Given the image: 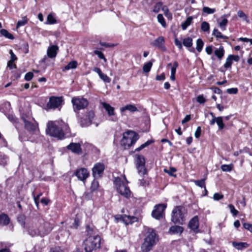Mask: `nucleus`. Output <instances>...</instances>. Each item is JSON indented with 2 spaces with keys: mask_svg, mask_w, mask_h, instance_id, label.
<instances>
[{
  "mask_svg": "<svg viewBox=\"0 0 252 252\" xmlns=\"http://www.w3.org/2000/svg\"><path fill=\"white\" fill-rule=\"evenodd\" d=\"M46 133L50 136L63 139L64 137V131L68 132L69 127L67 124L62 120L50 121L47 124Z\"/></svg>",
  "mask_w": 252,
  "mask_h": 252,
  "instance_id": "obj_1",
  "label": "nucleus"
},
{
  "mask_svg": "<svg viewBox=\"0 0 252 252\" xmlns=\"http://www.w3.org/2000/svg\"><path fill=\"white\" fill-rule=\"evenodd\" d=\"M44 223V220L41 218L34 219L32 220L28 228V233L32 237L40 236L44 237L48 234V232L50 230L49 224H47L45 230H39L38 227H41L40 225Z\"/></svg>",
  "mask_w": 252,
  "mask_h": 252,
  "instance_id": "obj_2",
  "label": "nucleus"
},
{
  "mask_svg": "<svg viewBox=\"0 0 252 252\" xmlns=\"http://www.w3.org/2000/svg\"><path fill=\"white\" fill-rule=\"evenodd\" d=\"M158 239L155 231L151 228H148L144 242L141 245V249L143 252H150L153 246L156 245Z\"/></svg>",
  "mask_w": 252,
  "mask_h": 252,
  "instance_id": "obj_3",
  "label": "nucleus"
},
{
  "mask_svg": "<svg viewBox=\"0 0 252 252\" xmlns=\"http://www.w3.org/2000/svg\"><path fill=\"white\" fill-rule=\"evenodd\" d=\"M139 139V135L136 132L128 130L123 134V138L121 141V146L125 149H129Z\"/></svg>",
  "mask_w": 252,
  "mask_h": 252,
  "instance_id": "obj_4",
  "label": "nucleus"
},
{
  "mask_svg": "<svg viewBox=\"0 0 252 252\" xmlns=\"http://www.w3.org/2000/svg\"><path fill=\"white\" fill-rule=\"evenodd\" d=\"M101 239L98 235L91 236L86 239L84 242V249L86 252H92L93 251L99 248Z\"/></svg>",
  "mask_w": 252,
  "mask_h": 252,
  "instance_id": "obj_5",
  "label": "nucleus"
},
{
  "mask_svg": "<svg viewBox=\"0 0 252 252\" xmlns=\"http://www.w3.org/2000/svg\"><path fill=\"white\" fill-rule=\"evenodd\" d=\"M186 210L185 207L182 206H176L172 212V221L175 223L182 224L185 220V215Z\"/></svg>",
  "mask_w": 252,
  "mask_h": 252,
  "instance_id": "obj_6",
  "label": "nucleus"
},
{
  "mask_svg": "<svg viewBox=\"0 0 252 252\" xmlns=\"http://www.w3.org/2000/svg\"><path fill=\"white\" fill-rule=\"evenodd\" d=\"M71 102L73 110L76 113H78L79 110L86 108L89 104L87 99L82 97H72Z\"/></svg>",
  "mask_w": 252,
  "mask_h": 252,
  "instance_id": "obj_7",
  "label": "nucleus"
},
{
  "mask_svg": "<svg viewBox=\"0 0 252 252\" xmlns=\"http://www.w3.org/2000/svg\"><path fill=\"white\" fill-rule=\"evenodd\" d=\"M115 184L117 191L120 194L125 197L129 198L131 195V191L126 184L121 181V179L117 178L115 180Z\"/></svg>",
  "mask_w": 252,
  "mask_h": 252,
  "instance_id": "obj_8",
  "label": "nucleus"
},
{
  "mask_svg": "<svg viewBox=\"0 0 252 252\" xmlns=\"http://www.w3.org/2000/svg\"><path fill=\"white\" fill-rule=\"evenodd\" d=\"M21 118L25 123V127L26 129L30 131H34L36 130L37 124L32 123V120H33V119L29 114L28 115L23 114Z\"/></svg>",
  "mask_w": 252,
  "mask_h": 252,
  "instance_id": "obj_9",
  "label": "nucleus"
},
{
  "mask_svg": "<svg viewBox=\"0 0 252 252\" xmlns=\"http://www.w3.org/2000/svg\"><path fill=\"white\" fill-rule=\"evenodd\" d=\"M166 208V205L164 204H159L156 205L152 211V217L157 220H160L162 218L164 215V210Z\"/></svg>",
  "mask_w": 252,
  "mask_h": 252,
  "instance_id": "obj_10",
  "label": "nucleus"
},
{
  "mask_svg": "<svg viewBox=\"0 0 252 252\" xmlns=\"http://www.w3.org/2000/svg\"><path fill=\"white\" fill-rule=\"evenodd\" d=\"M63 101L62 97L51 96L47 104V107L49 109H55L61 107Z\"/></svg>",
  "mask_w": 252,
  "mask_h": 252,
  "instance_id": "obj_11",
  "label": "nucleus"
},
{
  "mask_svg": "<svg viewBox=\"0 0 252 252\" xmlns=\"http://www.w3.org/2000/svg\"><path fill=\"white\" fill-rule=\"evenodd\" d=\"M105 169V166L103 163L98 162L94 164L92 169V174L95 178L101 177Z\"/></svg>",
  "mask_w": 252,
  "mask_h": 252,
  "instance_id": "obj_12",
  "label": "nucleus"
},
{
  "mask_svg": "<svg viewBox=\"0 0 252 252\" xmlns=\"http://www.w3.org/2000/svg\"><path fill=\"white\" fill-rule=\"evenodd\" d=\"M75 175L79 180L84 181L88 177L89 172L87 169L81 168L76 171Z\"/></svg>",
  "mask_w": 252,
  "mask_h": 252,
  "instance_id": "obj_13",
  "label": "nucleus"
},
{
  "mask_svg": "<svg viewBox=\"0 0 252 252\" xmlns=\"http://www.w3.org/2000/svg\"><path fill=\"white\" fill-rule=\"evenodd\" d=\"M94 114L93 111H89L87 113V118L80 119V125L82 127L89 126L92 124V121L94 117Z\"/></svg>",
  "mask_w": 252,
  "mask_h": 252,
  "instance_id": "obj_14",
  "label": "nucleus"
},
{
  "mask_svg": "<svg viewBox=\"0 0 252 252\" xmlns=\"http://www.w3.org/2000/svg\"><path fill=\"white\" fill-rule=\"evenodd\" d=\"M164 37L163 36H159L153 41L151 44L155 47L160 49L162 51H165L166 48L164 45Z\"/></svg>",
  "mask_w": 252,
  "mask_h": 252,
  "instance_id": "obj_15",
  "label": "nucleus"
},
{
  "mask_svg": "<svg viewBox=\"0 0 252 252\" xmlns=\"http://www.w3.org/2000/svg\"><path fill=\"white\" fill-rule=\"evenodd\" d=\"M66 149L76 154L80 155L82 153L81 144L79 143H71L66 146Z\"/></svg>",
  "mask_w": 252,
  "mask_h": 252,
  "instance_id": "obj_16",
  "label": "nucleus"
},
{
  "mask_svg": "<svg viewBox=\"0 0 252 252\" xmlns=\"http://www.w3.org/2000/svg\"><path fill=\"white\" fill-rule=\"evenodd\" d=\"M59 50V47L57 45L50 46L47 51V56L50 58H54L56 57L57 54V51Z\"/></svg>",
  "mask_w": 252,
  "mask_h": 252,
  "instance_id": "obj_17",
  "label": "nucleus"
},
{
  "mask_svg": "<svg viewBox=\"0 0 252 252\" xmlns=\"http://www.w3.org/2000/svg\"><path fill=\"white\" fill-rule=\"evenodd\" d=\"M128 111L131 113H134L138 111L137 108L134 104H127L120 108V112L122 115L126 111Z\"/></svg>",
  "mask_w": 252,
  "mask_h": 252,
  "instance_id": "obj_18",
  "label": "nucleus"
},
{
  "mask_svg": "<svg viewBox=\"0 0 252 252\" xmlns=\"http://www.w3.org/2000/svg\"><path fill=\"white\" fill-rule=\"evenodd\" d=\"M122 220L123 221L126 225L132 224L134 222L138 221L137 218L134 216L124 215L122 216Z\"/></svg>",
  "mask_w": 252,
  "mask_h": 252,
  "instance_id": "obj_19",
  "label": "nucleus"
},
{
  "mask_svg": "<svg viewBox=\"0 0 252 252\" xmlns=\"http://www.w3.org/2000/svg\"><path fill=\"white\" fill-rule=\"evenodd\" d=\"M189 227L192 230H196L198 228L199 222L197 216L194 217L189 222Z\"/></svg>",
  "mask_w": 252,
  "mask_h": 252,
  "instance_id": "obj_20",
  "label": "nucleus"
},
{
  "mask_svg": "<svg viewBox=\"0 0 252 252\" xmlns=\"http://www.w3.org/2000/svg\"><path fill=\"white\" fill-rule=\"evenodd\" d=\"M102 105L103 108L107 112V113L109 116L114 115L115 113L114 107H112L110 104L106 102H102Z\"/></svg>",
  "mask_w": 252,
  "mask_h": 252,
  "instance_id": "obj_21",
  "label": "nucleus"
},
{
  "mask_svg": "<svg viewBox=\"0 0 252 252\" xmlns=\"http://www.w3.org/2000/svg\"><path fill=\"white\" fill-rule=\"evenodd\" d=\"M9 222L10 219L6 214L0 215V225H6L9 224Z\"/></svg>",
  "mask_w": 252,
  "mask_h": 252,
  "instance_id": "obj_22",
  "label": "nucleus"
},
{
  "mask_svg": "<svg viewBox=\"0 0 252 252\" xmlns=\"http://www.w3.org/2000/svg\"><path fill=\"white\" fill-rule=\"evenodd\" d=\"M232 246L238 250H241L248 247V245L246 243L233 242Z\"/></svg>",
  "mask_w": 252,
  "mask_h": 252,
  "instance_id": "obj_23",
  "label": "nucleus"
},
{
  "mask_svg": "<svg viewBox=\"0 0 252 252\" xmlns=\"http://www.w3.org/2000/svg\"><path fill=\"white\" fill-rule=\"evenodd\" d=\"M215 55L219 59L221 60L224 55V50L222 46H220L219 48L216 49L214 51Z\"/></svg>",
  "mask_w": 252,
  "mask_h": 252,
  "instance_id": "obj_24",
  "label": "nucleus"
},
{
  "mask_svg": "<svg viewBox=\"0 0 252 252\" xmlns=\"http://www.w3.org/2000/svg\"><path fill=\"white\" fill-rule=\"evenodd\" d=\"M135 162L136 165H145V160L144 157L140 155H135Z\"/></svg>",
  "mask_w": 252,
  "mask_h": 252,
  "instance_id": "obj_25",
  "label": "nucleus"
},
{
  "mask_svg": "<svg viewBox=\"0 0 252 252\" xmlns=\"http://www.w3.org/2000/svg\"><path fill=\"white\" fill-rule=\"evenodd\" d=\"M77 62L76 61H72L69 62L63 69V71L68 70L70 69H75L77 66Z\"/></svg>",
  "mask_w": 252,
  "mask_h": 252,
  "instance_id": "obj_26",
  "label": "nucleus"
},
{
  "mask_svg": "<svg viewBox=\"0 0 252 252\" xmlns=\"http://www.w3.org/2000/svg\"><path fill=\"white\" fill-rule=\"evenodd\" d=\"M183 228L180 226H173L170 228V231L173 234H181L183 231Z\"/></svg>",
  "mask_w": 252,
  "mask_h": 252,
  "instance_id": "obj_27",
  "label": "nucleus"
},
{
  "mask_svg": "<svg viewBox=\"0 0 252 252\" xmlns=\"http://www.w3.org/2000/svg\"><path fill=\"white\" fill-rule=\"evenodd\" d=\"M192 16L188 17L185 21H184L181 25L182 28L183 30L187 29L188 26H189L192 22Z\"/></svg>",
  "mask_w": 252,
  "mask_h": 252,
  "instance_id": "obj_28",
  "label": "nucleus"
},
{
  "mask_svg": "<svg viewBox=\"0 0 252 252\" xmlns=\"http://www.w3.org/2000/svg\"><path fill=\"white\" fill-rule=\"evenodd\" d=\"M57 23V20L55 17L52 13H50L48 15L47 17V20L45 23V24L53 25Z\"/></svg>",
  "mask_w": 252,
  "mask_h": 252,
  "instance_id": "obj_29",
  "label": "nucleus"
},
{
  "mask_svg": "<svg viewBox=\"0 0 252 252\" xmlns=\"http://www.w3.org/2000/svg\"><path fill=\"white\" fill-rule=\"evenodd\" d=\"M47 224H49V228H50V230L48 232V234H49L52 231L54 226L53 225L51 224L50 222L45 221L44 220V223H43L42 224H40V225L41 227H38L39 230H45L46 229H47Z\"/></svg>",
  "mask_w": 252,
  "mask_h": 252,
  "instance_id": "obj_30",
  "label": "nucleus"
},
{
  "mask_svg": "<svg viewBox=\"0 0 252 252\" xmlns=\"http://www.w3.org/2000/svg\"><path fill=\"white\" fill-rule=\"evenodd\" d=\"M183 44L187 48H190L192 45V39L191 37L185 38L183 40Z\"/></svg>",
  "mask_w": 252,
  "mask_h": 252,
  "instance_id": "obj_31",
  "label": "nucleus"
},
{
  "mask_svg": "<svg viewBox=\"0 0 252 252\" xmlns=\"http://www.w3.org/2000/svg\"><path fill=\"white\" fill-rule=\"evenodd\" d=\"M0 34L4 36L5 37L10 39H14V36L10 33H9L5 29H1L0 31Z\"/></svg>",
  "mask_w": 252,
  "mask_h": 252,
  "instance_id": "obj_32",
  "label": "nucleus"
},
{
  "mask_svg": "<svg viewBox=\"0 0 252 252\" xmlns=\"http://www.w3.org/2000/svg\"><path fill=\"white\" fill-rule=\"evenodd\" d=\"M138 174L142 176L147 174V170L145 165H136Z\"/></svg>",
  "mask_w": 252,
  "mask_h": 252,
  "instance_id": "obj_33",
  "label": "nucleus"
},
{
  "mask_svg": "<svg viewBox=\"0 0 252 252\" xmlns=\"http://www.w3.org/2000/svg\"><path fill=\"white\" fill-rule=\"evenodd\" d=\"M201 29L204 32H209L210 31V25L206 22H202L201 24Z\"/></svg>",
  "mask_w": 252,
  "mask_h": 252,
  "instance_id": "obj_34",
  "label": "nucleus"
},
{
  "mask_svg": "<svg viewBox=\"0 0 252 252\" xmlns=\"http://www.w3.org/2000/svg\"><path fill=\"white\" fill-rule=\"evenodd\" d=\"M153 142H154L153 140H148L145 143H144V144H143L141 145H140V146H139V147H138L136 149H135L134 152H139L140 150H141L143 149H144V148H145L147 146H149V145L151 144Z\"/></svg>",
  "mask_w": 252,
  "mask_h": 252,
  "instance_id": "obj_35",
  "label": "nucleus"
},
{
  "mask_svg": "<svg viewBox=\"0 0 252 252\" xmlns=\"http://www.w3.org/2000/svg\"><path fill=\"white\" fill-rule=\"evenodd\" d=\"M222 20L219 23V26L222 31H225L226 30V26L228 23V20L222 17Z\"/></svg>",
  "mask_w": 252,
  "mask_h": 252,
  "instance_id": "obj_36",
  "label": "nucleus"
},
{
  "mask_svg": "<svg viewBox=\"0 0 252 252\" xmlns=\"http://www.w3.org/2000/svg\"><path fill=\"white\" fill-rule=\"evenodd\" d=\"M153 63L151 62H149L145 64L143 66V71L144 72H149L152 66Z\"/></svg>",
  "mask_w": 252,
  "mask_h": 252,
  "instance_id": "obj_37",
  "label": "nucleus"
},
{
  "mask_svg": "<svg viewBox=\"0 0 252 252\" xmlns=\"http://www.w3.org/2000/svg\"><path fill=\"white\" fill-rule=\"evenodd\" d=\"M204 45V43L202 40L200 38H199L196 41V50L198 52H200L202 49V48Z\"/></svg>",
  "mask_w": 252,
  "mask_h": 252,
  "instance_id": "obj_38",
  "label": "nucleus"
},
{
  "mask_svg": "<svg viewBox=\"0 0 252 252\" xmlns=\"http://www.w3.org/2000/svg\"><path fill=\"white\" fill-rule=\"evenodd\" d=\"M216 123L219 126V129L221 130L224 128V125L223 123L222 117H217Z\"/></svg>",
  "mask_w": 252,
  "mask_h": 252,
  "instance_id": "obj_39",
  "label": "nucleus"
},
{
  "mask_svg": "<svg viewBox=\"0 0 252 252\" xmlns=\"http://www.w3.org/2000/svg\"><path fill=\"white\" fill-rule=\"evenodd\" d=\"M202 11L203 13H206L207 14H211L214 13L216 11V9L204 6L202 8Z\"/></svg>",
  "mask_w": 252,
  "mask_h": 252,
  "instance_id": "obj_40",
  "label": "nucleus"
},
{
  "mask_svg": "<svg viewBox=\"0 0 252 252\" xmlns=\"http://www.w3.org/2000/svg\"><path fill=\"white\" fill-rule=\"evenodd\" d=\"M157 19L158 22L162 25V27H165L166 26V22L163 15L161 14H159L157 16Z\"/></svg>",
  "mask_w": 252,
  "mask_h": 252,
  "instance_id": "obj_41",
  "label": "nucleus"
},
{
  "mask_svg": "<svg viewBox=\"0 0 252 252\" xmlns=\"http://www.w3.org/2000/svg\"><path fill=\"white\" fill-rule=\"evenodd\" d=\"M233 165L232 164H223L221 166V169L223 171L230 172L232 170Z\"/></svg>",
  "mask_w": 252,
  "mask_h": 252,
  "instance_id": "obj_42",
  "label": "nucleus"
},
{
  "mask_svg": "<svg viewBox=\"0 0 252 252\" xmlns=\"http://www.w3.org/2000/svg\"><path fill=\"white\" fill-rule=\"evenodd\" d=\"M205 179H202L200 180H196L194 181V183L195 185L198 186L201 188H205Z\"/></svg>",
  "mask_w": 252,
  "mask_h": 252,
  "instance_id": "obj_43",
  "label": "nucleus"
},
{
  "mask_svg": "<svg viewBox=\"0 0 252 252\" xmlns=\"http://www.w3.org/2000/svg\"><path fill=\"white\" fill-rule=\"evenodd\" d=\"M162 2H157L154 6L153 11L155 13H158L162 6Z\"/></svg>",
  "mask_w": 252,
  "mask_h": 252,
  "instance_id": "obj_44",
  "label": "nucleus"
},
{
  "mask_svg": "<svg viewBox=\"0 0 252 252\" xmlns=\"http://www.w3.org/2000/svg\"><path fill=\"white\" fill-rule=\"evenodd\" d=\"M98 187H99V183H98V181L94 180L92 182V184H91V191H94L96 190L98 188Z\"/></svg>",
  "mask_w": 252,
  "mask_h": 252,
  "instance_id": "obj_45",
  "label": "nucleus"
},
{
  "mask_svg": "<svg viewBox=\"0 0 252 252\" xmlns=\"http://www.w3.org/2000/svg\"><path fill=\"white\" fill-rule=\"evenodd\" d=\"M27 22H28V21H27V18L24 17L22 19V20L18 21L17 25H16V28H18L20 27L24 26L25 25H26L27 23Z\"/></svg>",
  "mask_w": 252,
  "mask_h": 252,
  "instance_id": "obj_46",
  "label": "nucleus"
},
{
  "mask_svg": "<svg viewBox=\"0 0 252 252\" xmlns=\"http://www.w3.org/2000/svg\"><path fill=\"white\" fill-rule=\"evenodd\" d=\"M94 53L96 55L99 59H102L104 62H107V60L104 57L103 54L101 51L98 50H94Z\"/></svg>",
  "mask_w": 252,
  "mask_h": 252,
  "instance_id": "obj_47",
  "label": "nucleus"
},
{
  "mask_svg": "<svg viewBox=\"0 0 252 252\" xmlns=\"http://www.w3.org/2000/svg\"><path fill=\"white\" fill-rule=\"evenodd\" d=\"M232 64V61L231 58L228 56L226 58L225 63L224 64V67L226 68H230Z\"/></svg>",
  "mask_w": 252,
  "mask_h": 252,
  "instance_id": "obj_48",
  "label": "nucleus"
},
{
  "mask_svg": "<svg viewBox=\"0 0 252 252\" xmlns=\"http://www.w3.org/2000/svg\"><path fill=\"white\" fill-rule=\"evenodd\" d=\"M8 119L13 124H16L18 122V119L13 115L9 114L7 116Z\"/></svg>",
  "mask_w": 252,
  "mask_h": 252,
  "instance_id": "obj_49",
  "label": "nucleus"
},
{
  "mask_svg": "<svg viewBox=\"0 0 252 252\" xmlns=\"http://www.w3.org/2000/svg\"><path fill=\"white\" fill-rule=\"evenodd\" d=\"M176 171V170L174 167H170L169 170L166 169H164V172H165V173L168 174L169 175L172 176H175V175H174L173 173Z\"/></svg>",
  "mask_w": 252,
  "mask_h": 252,
  "instance_id": "obj_50",
  "label": "nucleus"
},
{
  "mask_svg": "<svg viewBox=\"0 0 252 252\" xmlns=\"http://www.w3.org/2000/svg\"><path fill=\"white\" fill-rule=\"evenodd\" d=\"M196 101L200 104H204L206 100L202 94H200L197 96Z\"/></svg>",
  "mask_w": 252,
  "mask_h": 252,
  "instance_id": "obj_51",
  "label": "nucleus"
},
{
  "mask_svg": "<svg viewBox=\"0 0 252 252\" xmlns=\"http://www.w3.org/2000/svg\"><path fill=\"white\" fill-rule=\"evenodd\" d=\"M99 77L102 79L103 81L106 83H110L111 82V79L106 74L102 73Z\"/></svg>",
  "mask_w": 252,
  "mask_h": 252,
  "instance_id": "obj_52",
  "label": "nucleus"
},
{
  "mask_svg": "<svg viewBox=\"0 0 252 252\" xmlns=\"http://www.w3.org/2000/svg\"><path fill=\"white\" fill-rule=\"evenodd\" d=\"M212 35L215 36L217 38H220L222 34L218 30L214 29L212 32Z\"/></svg>",
  "mask_w": 252,
  "mask_h": 252,
  "instance_id": "obj_53",
  "label": "nucleus"
},
{
  "mask_svg": "<svg viewBox=\"0 0 252 252\" xmlns=\"http://www.w3.org/2000/svg\"><path fill=\"white\" fill-rule=\"evenodd\" d=\"M228 207L230 210L231 213L234 216H236L238 214V211L235 209L234 206L232 204H229L228 205Z\"/></svg>",
  "mask_w": 252,
  "mask_h": 252,
  "instance_id": "obj_54",
  "label": "nucleus"
},
{
  "mask_svg": "<svg viewBox=\"0 0 252 252\" xmlns=\"http://www.w3.org/2000/svg\"><path fill=\"white\" fill-rule=\"evenodd\" d=\"M140 185L141 186L145 187L148 185V181L145 179V177L139 180Z\"/></svg>",
  "mask_w": 252,
  "mask_h": 252,
  "instance_id": "obj_55",
  "label": "nucleus"
},
{
  "mask_svg": "<svg viewBox=\"0 0 252 252\" xmlns=\"http://www.w3.org/2000/svg\"><path fill=\"white\" fill-rule=\"evenodd\" d=\"M33 77V74L32 72H29L27 73L25 75V79L26 81H30Z\"/></svg>",
  "mask_w": 252,
  "mask_h": 252,
  "instance_id": "obj_56",
  "label": "nucleus"
},
{
  "mask_svg": "<svg viewBox=\"0 0 252 252\" xmlns=\"http://www.w3.org/2000/svg\"><path fill=\"white\" fill-rule=\"evenodd\" d=\"M243 226L245 229L249 230L252 233V224L249 223H244Z\"/></svg>",
  "mask_w": 252,
  "mask_h": 252,
  "instance_id": "obj_57",
  "label": "nucleus"
},
{
  "mask_svg": "<svg viewBox=\"0 0 252 252\" xmlns=\"http://www.w3.org/2000/svg\"><path fill=\"white\" fill-rule=\"evenodd\" d=\"M223 195L219 193H215L213 195V199L215 200H219L223 198Z\"/></svg>",
  "mask_w": 252,
  "mask_h": 252,
  "instance_id": "obj_58",
  "label": "nucleus"
},
{
  "mask_svg": "<svg viewBox=\"0 0 252 252\" xmlns=\"http://www.w3.org/2000/svg\"><path fill=\"white\" fill-rule=\"evenodd\" d=\"M226 92L229 94H236L238 93V89L236 88L228 89Z\"/></svg>",
  "mask_w": 252,
  "mask_h": 252,
  "instance_id": "obj_59",
  "label": "nucleus"
},
{
  "mask_svg": "<svg viewBox=\"0 0 252 252\" xmlns=\"http://www.w3.org/2000/svg\"><path fill=\"white\" fill-rule=\"evenodd\" d=\"M174 43L176 46H177L179 49H183V46L181 43V42L180 40H179L177 38H175Z\"/></svg>",
  "mask_w": 252,
  "mask_h": 252,
  "instance_id": "obj_60",
  "label": "nucleus"
},
{
  "mask_svg": "<svg viewBox=\"0 0 252 252\" xmlns=\"http://www.w3.org/2000/svg\"><path fill=\"white\" fill-rule=\"evenodd\" d=\"M201 132V128L200 126H198L196 129L194 133V136L196 138H198L200 137Z\"/></svg>",
  "mask_w": 252,
  "mask_h": 252,
  "instance_id": "obj_61",
  "label": "nucleus"
},
{
  "mask_svg": "<svg viewBox=\"0 0 252 252\" xmlns=\"http://www.w3.org/2000/svg\"><path fill=\"white\" fill-rule=\"evenodd\" d=\"M237 15L239 17L243 18L245 20H246L247 18L246 15L241 10H239L237 12Z\"/></svg>",
  "mask_w": 252,
  "mask_h": 252,
  "instance_id": "obj_62",
  "label": "nucleus"
},
{
  "mask_svg": "<svg viewBox=\"0 0 252 252\" xmlns=\"http://www.w3.org/2000/svg\"><path fill=\"white\" fill-rule=\"evenodd\" d=\"M229 57L231 58L232 61H234L235 62H238L240 60V57L238 55H229Z\"/></svg>",
  "mask_w": 252,
  "mask_h": 252,
  "instance_id": "obj_63",
  "label": "nucleus"
},
{
  "mask_svg": "<svg viewBox=\"0 0 252 252\" xmlns=\"http://www.w3.org/2000/svg\"><path fill=\"white\" fill-rule=\"evenodd\" d=\"M205 51L207 54L211 55L213 52V48L212 46H207L205 48Z\"/></svg>",
  "mask_w": 252,
  "mask_h": 252,
  "instance_id": "obj_64",
  "label": "nucleus"
}]
</instances>
